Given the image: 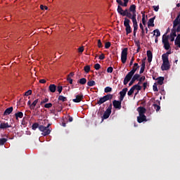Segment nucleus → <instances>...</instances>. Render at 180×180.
<instances>
[{
  "label": "nucleus",
  "mask_w": 180,
  "mask_h": 180,
  "mask_svg": "<svg viewBox=\"0 0 180 180\" xmlns=\"http://www.w3.org/2000/svg\"><path fill=\"white\" fill-rule=\"evenodd\" d=\"M138 67H132V70L131 72H128V75H126L125 78H124L123 84L124 85H127L129 82H130L131 77H133L134 73L139 70Z\"/></svg>",
  "instance_id": "f257e3e1"
},
{
  "label": "nucleus",
  "mask_w": 180,
  "mask_h": 180,
  "mask_svg": "<svg viewBox=\"0 0 180 180\" xmlns=\"http://www.w3.org/2000/svg\"><path fill=\"white\" fill-rule=\"evenodd\" d=\"M176 32H180V24L174 26V23H173V28L171 30L170 34V41H174V39L177 36Z\"/></svg>",
  "instance_id": "f03ea898"
},
{
  "label": "nucleus",
  "mask_w": 180,
  "mask_h": 180,
  "mask_svg": "<svg viewBox=\"0 0 180 180\" xmlns=\"http://www.w3.org/2000/svg\"><path fill=\"white\" fill-rule=\"evenodd\" d=\"M113 98V95L108 94L105 96H103V97H101L98 101H97V103L96 105H101L104 103L107 102L108 101H112Z\"/></svg>",
  "instance_id": "7ed1b4c3"
},
{
  "label": "nucleus",
  "mask_w": 180,
  "mask_h": 180,
  "mask_svg": "<svg viewBox=\"0 0 180 180\" xmlns=\"http://www.w3.org/2000/svg\"><path fill=\"white\" fill-rule=\"evenodd\" d=\"M136 5L131 4L129 6V12H131V13L127 15L126 17L128 18H136Z\"/></svg>",
  "instance_id": "20e7f679"
},
{
  "label": "nucleus",
  "mask_w": 180,
  "mask_h": 180,
  "mask_svg": "<svg viewBox=\"0 0 180 180\" xmlns=\"http://www.w3.org/2000/svg\"><path fill=\"white\" fill-rule=\"evenodd\" d=\"M130 20H129L127 18H125L124 20V26H125L126 29V34H130L131 33V27L130 26Z\"/></svg>",
  "instance_id": "39448f33"
},
{
  "label": "nucleus",
  "mask_w": 180,
  "mask_h": 180,
  "mask_svg": "<svg viewBox=\"0 0 180 180\" xmlns=\"http://www.w3.org/2000/svg\"><path fill=\"white\" fill-rule=\"evenodd\" d=\"M162 65L160 68L162 69V71H167L169 70L170 69V64H169V60L168 58H162Z\"/></svg>",
  "instance_id": "423d86ee"
},
{
  "label": "nucleus",
  "mask_w": 180,
  "mask_h": 180,
  "mask_svg": "<svg viewBox=\"0 0 180 180\" xmlns=\"http://www.w3.org/2000/svg\"><path fill=\"white\" fill-rule=\"evenodd\" d=\"M110 114H112V103H110L108 108L107 110L103 112V115L102 116V120H107L110 117Z\"/></svg>",
  "instance_id": "0eeeda50"
},
{
  "label": "nucleus",
  "mask_w": 180,
  "mask_h": 180,
  "mask_svg": "<svg viewBox=\"0 0 180 180\" xmlns=\"http://www.w3.org/2000/svg\"><path fill=\"white\" fill-rule=\"evenodd\" d=\"M128 48H124L121 52V61L122 63L125 64L127 60Z\"/></svg>",
  "instance_id": "6e6552de"
},
{
  "label": "nucleus",
  "mask_w": 180,
  "mask_h": 180,
  "mask_svg": "<svg viewBox=\"0 0 180 180\" xmlns=\"http://www.w3.org/2000/svg\"><path fill=\"white\" fill-rule=\"evenodd\" d=\"M39 131L43 132L42 135L44 136H46L47 135H49L51 133V129L49 128L45 127L44 126L40 125L39 126Z\"/></svg>",
  "instance_id": "1a4fd4ad"
},
{
  "label": "nucleus",
  "mask_w": 180,
  "mask_h": 180,
  "mask_svg": "<svg viewBox=\"0 0 180 180\" xmlns=\"http://www.w3.org/2000/svg\"><path fill=\"white\" fill-rule=\"evenodd\" d=\"M111 105H113L114 108L119 110H120L121 108L122 107V102L116 101V100H114L112 101V103H111Z\"/></svg>",
  "instance_id": "9d476101"
},
{
  "label": "nucleus",
  "mask_w": 180,
  "mask_h": 180,
  "mask_svg": "<svg viewBox=\"0 0 180 180\" xmlns=\"http://www.w3.org/2000/svg\"><path fill=\"white\" fill-rule=\"evenodd\" d=\"M84 99V95H82V94H79L78 95L76 96V98L73 99V102L74 103H81V101H82V100Z\"/></svg>",
  "instance_id": "9b49d317"
},
{
  "label": "nucleus",
  "mask_w": 180,
  "mask_h": 180,
  "mask_svg": "<svg viewBox=\"0 0 180 180\" xmlns=\"http://www.w3.org/2000/svg\"><path fill=\"white\" fill-rule=\"evenodd\" d=\"M143 122H147L146 115H139V116L137 117V122L143 123Z\"/></svg>",
  "instance_id": "f8f14e48"
},
{
  "label": "nucleus",
  "mask_w": 180,
  "mask_h": 180,
  "mask_svg": "<svg viewBox=\"0 0 180 180\" xmlns=\"http://www.w3.org/2000/svg\"><path fill=\"white\" fill-rule=\"evenodd\" d=\"M11 127V125H9L8 122H1L0 124V129H7Z\"/></svg>",
  "instance_id": "ddd939ff"
},
{
  "label": "nucleus",
  "mask_w": 180,
  "mask_h": 180,
  "mask_svg": "<svg viewBox=\"0 0 180 180\" xmlns=\"http://www.w3.org/2000/svg\"><path fill=\"white\" fill-rule=\"evenodd\" d=\"M13 111V107H9L8 108H6V110L4 112V116H8L11 114V112Z\"/></svg>",
  "instance_id": "4468645a"
},
{
  "label": "nucleus",
  "mask_w": 180,
  "mask_h": 180,
  "mask_svg": "<svg viewBox=\"0 0 180 180\" xmlns=\"http://www.w3.org/2000/svg\"><path fill=\"white\" fill-rule=\"evenodd\" d=\"M49 91H50L51 93H55L56 91H57V86L53 84H51L50 86H49Z\"/></svg>",
  "instance_id": "2eb2a0df"
},
{
  "label": "nucleus",
  "mask_w": 180,
  "mask_h": 180,
  "mask_svg": "<svg viewBox=\"0 0 180 180\" xmlns=\"http://www.w3.org/2000/svg\"><path fill=\"white\" fill-rule=\"evenodd\" d=\"M156 19V16H154L153 18H150L149 20L148 21V27H155L154 20Z\"/></svg>",
  "instance_id": "dca6fc26"
},
{
  "label": "nucleus",
  "mask_w": 180,
  "mask_h": 180,
  "mask_svg": "<svg viewBox=\"0 0 180 180\" xmlns=\"http://www.w3.org/2000/svg\"><path fill=\"white\" fill-rule=\"evenodd\" d=\"M174 26H177L178 25H180V12L178 13L177 17H176V19L173 21Z\"/></svg>",
  "instance_id": "f3484780"
},
{
  "label": "nucleus",
  "mask_w": 180,
  "mask_h": 180,
  "mask_svg": "<svg viewBox=\"0 0 180 180\" xmlns=\"http://www.w3.org/2000/svg\"><path fill=\"white\" fill-rule=\"evenodd\" d=\"M137 111H139V115H144V114H146V109L143 107H139V108H137Z\"/></svg>",
  "instance_id": "a211bd4d"
},
{
  "label": "nucleus",
  "mask_w": 180,
  "mask_h": 180,
  "mask_svg": "<svg viewBox=\"0 0 180 180\" xmlns=\"http://www.w3.org/2000/svg\"><path fill=\"white\" fill-rule=\"evenodd\" d=\"M147 57H148V63H151L153 59V53L150 50L147 51Z\"/></svg>",
  "instance_id": "6ab92c4d"
},
{
  "label": "nucleus",
  "mask_w": 180,
  "mask_h": 180,
  "mask_svg": "<svg viewBox=\"0 0 180 180\" xmlns=\"http://www.w3.org/2000/svg\"><path fill=\"white\" fill-rule=\"evenodd\" d=\"M131 12L130 11V8L126 9V10H123V11H122V13H120V15L123 17L127 16L128 15L131 14Z\"/></svg>",
  "instance_id": "aec40b11"
},
{
  "label": "nucleus",
  "mask_w": 180,
  "mask_h": 180,
  "mask_svg": "<svg viewBox=\"0 0 180 180\" xmlns=\"http://www.w3.org/2000/svg\"><path fill=\"white\" fill-rule=\"evenodd\" d=\"M165 78L164 77H158L157 78V83L158 85H162L164 84Z\"/></svg>",
  "instance_id": "412c9836"
},
{
  "label": "nucleus",
  "mask_w": 180,
  "mask_h": 180,
  "mask_svg": "<svg viewBox=\"0 0 180 180\" xmlns=\"http://www.w3.org/2000/svg\"><path fill=\"white\" fill-rule=\"evenodd\" d=\"M170 54H172V51L168 50V51L166 52V53H163L162 55V59H168V56H169Z\"/></svg>",
  "instance_id": "4be33fe9"
},
{
  "label": "nucleus",
  "mask_w": 180,
  "mask_h": 180,
  "mask_svg": "<svg viewBox=\"0 0 180 180\" xmlns=\"http://www.w3.org/2000/svg\"><path fill=\"white\" fill-rule=\"evenodd\" d=\"M127 91H128L127 87L124 88L123 90H122L120 93H119V95H120V96H125L126 94H127Z\"/></svg>",
  "instance_id": "5701e85b"
},
{
  "label": "nucleus",
  "mask_w": 180,
  "mask_h": 180,
  "mask_svg": "<svg viewBox=\"0 0 180 180\" xmlns=\"http://www.w3.org/2000/svg\"><path fill=\"white\" fill-rule=\"evenodd\" d=\"M132 21V24L134 28H139L138 22L136 21V18H129Z\"/></svg>",
  "instance_id": "b1692460"
},
{
  "label": "nucleus",
  "mask_w": 180,
  "mask_h": 180,
  "mask_svg": "<svg viewBox=\"0 0 180 180\" xmlns=\"http://www.w3.org/2000/svg\"><path fill=\"white\" fill-rule=\"evenodd\" d=\"M37 103H39V99H35L34 101H33V103H32V105H30V110H34L35 106H37Z\"/></svg>",
  "instance_id": "393cba45"
},
{
  "label": "nucleus",
  "mask_w": 180,
  "mask_h": 180,
  "mask_svg": "<svg viewBox=\"0 0 180 180\" xmlns=\"http://www.w3.org/2000/svg\"><path fill=\"white\" fill-rule=\"evenodd\" d=\"M153 33H154V36H155L157 38L161 36V32H160L159 29H155L154 31H153Z\"/></svg>",
  "instance_id": "a878e982"
},
{
  "label": "nucleus",
  "mask_w": 180,
  "mask_h": 180,
  "mask_svg": "<svg viewBox=\"0 0 180 180\" xmlns=\"http://www.w3.org/2000/svg\"><path fill=\"white\" fill-rule=\"evenodd\" d=\"M15 117H16V120H18V118H22L23 117V112H18V113H15Z\"/></svg>",
  "instance_id": "bb28decb"
},
{
  "label": "nucleus",
  "mask_w": 180,
  "mask_h": 180,
  "mask_svg": "<svg viewBox=\"0 0 180 180\" xmlns=\"http://www.w3.org/2000/svg\"><path fill=\"white\" fill-rule=\"evenodd\" d=\"M131 89H133L134 91L136 89L138 91H139L141 90V86H139V84H137L134 86H132Z\"/></svg>",
  "instance_id": "cd10ccee"
},
{
  "label": "nucleus",
  "mask_w": 180,
  "mask_h": 180,
  "mask_svg": "<svg viewBox=\"0 0 180 180\" xmlns=\"http://www.w3.org/2000/svg\"><path fill=\"white\" fill-rule=\"evenodd\" d=\"M168 41V36H166L165 34H163L162 36V44H169Z\"/></svg>",
  "instance_id": "c85d7f7f"
},
{
  "label": "nucleus",
  "mask_w": 180,
  "mask_h": 180,
  "mask_svg": "<svg viewBox=\"0 0 180 180\" xmlns=\"http://www.w3.org/2000/svg\"><path fill=\"white\" fill-rule=\"evenodd\" d=\"M77 83L82 84V85H84L86 84V79L85 78H81L79 79V81H77Z\"/></svg>",
  "instance_id": "c756f323"
},
{
  "label": "nucleus",
  "mask_w": 180,
  "mask_h": 180,
  "mask_svg": "<svg viewBox=\"0 0 180 180\" xmlns=\"http://www.w3.org/2000/svg\"><path fill=\"white\" fill-rule=\"evenodd\" d=\"M39 127H40L39 124L37 123V122H36V123H34V124H32V130H34V131H35L36 129H37V128H38V129H39Z\"/></svg>",
  "instance_id": "7c9ffc66"
},
{
  "label": "nucleus",
  "mask_w": 180,
  "mask_h": 180,
  "mask_svg": "<svg viewBox=\"0 0 180 180\" xmlns=\"http://www.w3.org/2000/svg\"><path fill=\"white\" fill-rule=\"evenodd\" d=\"M58 101L64 103V102L68 101V98L66 97H64L63 96H59Z\"/></svg>",
  "instance_id": "2f4dec72"
},
{
  "label": "nucleus",
  "mask_w": 180,
  "mask_h": 180,
  "mask_svg": "<svg viewBox=\"0 0 180 180\" xmlns=\"http://www.w3.org/2000/svg\"><path fill=\"white\" fill-rule=\"evenodd\" d=\"M8 141V139L6 138H1L0 139V146H4L5 143Z\"/></svg>",
  "instance_id": "473e14b6"
},
{
  "label": "nucleus",
  "mask_w": 180,
  "mask_h": 180,
  "mask_svg": "<svg viewBox=\"0 0 180 180\" xmlns=\"http://www.w3.org/2000/svg\"><path fill=\"white\" fill-rule=\"evenodd\" d=\"M163 44V47L166 51H168L170 49V44L169 43H162Z\"/></svg>",
  "instance_id": "72a5a7b5"
},
{
  "label": "nucleus",
  "mask_w": 180,
  "mask_h": 180,
  "mask_svg": "<svg viewBox=\"0 0 180 180\" xmlns=\"http://www.w3.org/2000/svg\"><path fill=\"white\" fill-rule=\"evenodd\" d=\"M95 84H96V83H95V82L94 80L88 81L87 82V86H89V87L94 86Z\"/></svg>",
  "instance_id": "f704fd0d"
},
{
  "label": "nucleus",
  "mask_w": 180,
  "mask_h": 180,
  "mask_svg": "<svg viewBox=\"0 0 180 180\" xmlns=\"http://www.w3.org/2000/svg\"><path fill=\"white\" fill-rule=\"evenodd\" d=\"M140 77H141L140 75L136 74V75H134V77H131V79L136 81L139 79H140Z\"/></svg>",
  "instance_id": "c9c22d12"
},
{
  "label": "nucleus",
  "mask_w": 180,
  "mask_h": 180,
  "mask_svg": "<svg viewBox=\"0 0 180 180\" xmlns=\"http://www.w3.org/2000/svg\"><path fill=\"white\" fill-rule=\"evenodd\" d=\"M153 106H154V109L156 112H159L160 110H161V107L159 105L157 104H153Z\"/></svg>",
  "instance_id": "e433bc0d"
},
{
  "label": "nucleus",
  "mask_w": 180,
  "mask_h": 180,
  "mask_svg": "<svg viewBox=\"0 0 180 180\" xmlns=\"http://www.w3.org/2000/svg\"><path fill=\"white\" fill-rule=\"evenodd\" d=\"M112 87L107 86V87L105 88V94L110 93V92H112Z\"/></svg>",
  "instance_id": "4c0bfd02"
},
{
  "label": "nucleus",
  "mask_w": 180,
  "mask_h": 180,
  "mask_svg": "<svg viewBox=\"0 0 180 180\" xmlns=\"http://www.w3.org/2000/svg\"><path fill=\"white\" fill-rule=\"evenodd\" d=\"M84 72L89 73L91 71V67L89 65H86L84 68Z\"/></svg>",
  "instance_id": "58836bf2"
},
{
  "label": "nucleus",
  "mask_w": 180,
  "mask_h": 180,
  "mask_svg": "<svg viewBox=\"0 0 180 180\" xmlns=\"http://www.w3.org/2000/svg\"><path fill=\"white\" fill-rule=\"evenodd\" d=\"M123 11H124V10L121 7V6H118L117 7V12H118L119 14H121Z\"/></svg>",
  "instance_id": "ea45409f"
},
{
  "label": "nucleus",
  "mask_w": 180,
  "mask_h": 180,
  "mask_svg": "<svg viewBox=\"0 0 180 180\" xmlns=\"http://www.w3.org/2000/svg\"><path fill=\"white\" fill-rule=\"evenodd\" d=\"M123 1H124V3H122V4L120 5V6L127 7L128 3H129V0H123Z\"/></svg>",
  "instance_id": "a19ab883"
},
{
  "label": "nucleus",
  "mask_w": 180,
  "mask_h": 180,
  "mask_svg": "<svg viewBox=\"0 0 180 180\" xmlns=\"http://www.w3.org/2000/svg\"><path fill=\"white\" fill-rule=\"evenodd\" d=\"M52 106H53V104L51 103H46L44 105V108H52Z\"/></svg>",
  "instance_id": "79ce46f5"
},
{
  "label": "nucleus",
  "mask_w": 180,
  "mask_h": 180,
  "mask_svg": "<svg viewBox=\"0 0 180 180\" xmlns=\"http://www.w3.org/2000/svg\"><path fill=\"white\" fill-rule=\"evenodd\" d=\"M142 24L143 25H146V14H143L142 15Z\"/></svg>",
  "instance_id": "37998d69"
},
{
  "label": "nucleus",
  "mask_w": 180,
  "mask_h": 180,
  "mask_svg": "<svg viewBox=\"0 0 180 180\" xmlns=\"http://www.w3.org/2000/svg\"><path fill=\"white\" fill-rule=\"evenodd\" d=\"M137 80H139V84H141V82L146 80V76H143L140 77L139 79H137Z\"/></svg>",
  "instance_id": "c03bdc74"
},
{
  "label": "nucleus",
  "mask_w": 180,
  "mask_h": 180,
  "mask_svg": "<svg viewBox=\"0 0 180 180\" xmlns=\"http://www.w3.org/2000/svg\"><path fill=\"white\" fill-rule=\"evenodd\" d=\"M94 68L96 70H99V69L101 68V65L99 63H96L94 65Z\"/></svg>",
  "instance_id": "a18cd8bd"
},
{
  "label": "nucleus",
  "mask_w": 180,
  "mask_h": 180,
  "mask_svg": "<svg viewBox=\"0 0 180 180\" xmlns=\"http://www.w3.org/2000/svg\"><path fill=\"white\" fill-rule=\"evenodd\" d=\"M175 46H177L178 48H180V39H175Z\"/></svg>",
  "instance_id": "49530a36"
},
{
  "label": "nucleus",
  "mask_w": 180,
  "mask_h": 180,
  "mask_svg": "<svg viewBox=\"0 0 180 180\" xmlns=\"http://www.w3.org/2000/svg\"><path fill=\"white\" fill-rule=\"evenodd\" d=\"M153 91H154L155 92L158 91L156 83H155L154 85H153Z\"/></svg>",
  "instance_id": "de8ad7c7"
},
{
  "label": "nucleus",
  "mask_w": 180,
  "mask_h": 180,
  "mask_svg": "<svg viewBox=\"0 0 180 180\" xmlns=\"http://www.w3.org/2000/svg\"><path fill=\"white\" fill-rule=\"evenodd\" d=\"M134 44H136V46L137 47L139 48V46H141V42H139V40H136V39H134Z\"/></svg>",
  "instance_id": "09e8293b"
},
{
  "label": "nucleus",
  "mask_w": 180,
  "mask_h": 180,
  "mask_svg": "<svg viewBox=\"0 0 180 180\" xmlns=\"http://www.w3.org/2000/svg\"><path fill=\"white\" fill-rule=\"evenodd\" d=\"M110 45H111L110 42H105V49H109V48L110 47Z\"/></svg>",
  "instance_id": "8fccbe9b"
},
{
  "label": "nucleus",
  "mask_w": 180,
  "mask_h": 180,
  "mask_svg": "<svg viewBox=\"0 0 180 180\" xmlns=\"http://www.w3.org/2000/svg\"><path fill=\"white\" fill-rule=\"evenodd\" d=\"M56 89H58L59 94H61V92L63 91V86H58V87H56Z\"/></svg>",
  "instance_id": "3c124183"
},
{
  "label": "nucleus",
  "mask_w": 180,
  "mask_h": 180,
  "mask_svg": "<svg viewBox=\"0 0 180 180\" xmlns=\"http://www.w3.org/2000/svg\"><path fill=\"white\" fill-rule=\"evenodd\" d=\"M32 90H29V91H25V96H29L30 95H32Z\"/></svg>",
  "instance_id": "603ef678"
},
{
  "label": "nucleus",
  "mask_w": 180,
  "mask_h": 180,
  "mask_svg": "<svg viewBox=\"0 0 180 180\" xmlns=\"http://www.w3.org/2000/svg\"><path fill=\"white\" fill-rule=\"evenodd\" d=\"M134 91V90L131 88V89H129V91H128V96H131V95H133Z\"/></svg>",
  "instance_id": "864d4df0"
},
{
  "label": "nucleus",
  "mask_w": 180,
  "mask_h": 180,
  "mask_svg": "<svg viewBox=\"0 0 180 180\" xmlns=\"http://www.w3.org/2000/svg\"><path fill=\"white\" fill-rule=\"evenodd\" d=\"M113 72V68L112 67H108L107 69V72L108 73H112Z\"/></svg>",
  "instance_id": "5fc2aeb1"
},
{
  "label": "nucleus",
  "mask_w": 180,
  "mask_h": 180,
  "mask_svg": "<svg viewBox=\"0 0 180 180\" xmlns=\"http://www.w3.org/2000/svg\"><path fill=\"white\" fill-rule=\"evenodd\" d=\"M146 58L142 60L141 68H146Z\"/></svg>",
  "instance_id": "6e6d98bb"
},
{
  "label": "nucleus",
  "mask_w": 180,
  "mask_h": 180,
  "mask_svg": "<svg viewBox=\"0 0 180 180\" xmlns=\"http://www.w3.org/2000/svg\"><path fill=\"white\" fill-rule=\"evenodd\" d=\"M98 48H102L103 47V44L101 42V40H100V39L98 40Z\"/></svg>",
  "instance_id": "4d7b16f0"
},
{
  "label": "nucleus",
  "mask_w": 180,
  "mask_h": 180,
  "mask_svg": "<svg viewBox=\"0 0 180 180\" xmlns=\"http://www.w3.org/2000/svg\"><path fill=\"white\" fill-rule=\"evenodd\" d=\"M40 9L41 10H46V11H47L48 10V7L46 6H43V5H40Z\"/></svg>",
  "instance_id": "13d9d810"
},
{
  "label": "nucleus",
  "mask_w": 180,
  "mask_h": 180,
  "mask_svg": "<svg viewBox=\"0 0 180 180\" xmlns=\"http://www.w3.org/2000/svg\"><path fill=\"white\" fill-rule=\"evenodd\" d=\"M98 59L101 60H104L105 59L104 53L101 54L100 56H98Z\"/></svg>",
  "instance_id": "bf43d9fd"
},
{
  "label": "nucleus",
  "mask_w": 180,
  "mask_h": 180,
  "mask_svg": "<svg viewBox=\"0 0 180 180\" xmlns=\"http://www.w3.org/2000/svg\"><path fill=\"white\" fill-rule=\"evenodd\" d=\"M153 8H154L155 12L159 11V6H153Z\"/></svg>",
  "instance_id": "052dcab7"
},
{
  "label": "nucleus",
  "mask_w": 180,
  "mask_h": 180,
  "mask_svg": "<svg viewBox=\"0 0 180 180\" xmlns=\"http://www.w3.org/2000/svg\"><path fill=\"white\" fill-rule=\"evenodd\" d=\"M139 28H134V38H136V32L138 31Z\"/></svg>",
  "instance_id": "680f3d73"
},
{
  "label": "nucleus",
  "mask_w": 180,
  "mask_h": 180,
  "mask_svg": "<svg viewBox=\"0 0 180 180\" xmlns=\"http://www.w3.org/2000/svg\"><path fill=\"white\" fill-rule=\"evenodd\" d=\"M67 82H68L70 84H73V79L72 78H67Z\"/></svg>",
  "instance_id": "e2e57ef3"
},
{
  "label": "nucleus",
  "mask_w": 180,
  "mask_h": 180,
  "mask_svg": "<svg viewBox=\"0 0 180 180\" xmlns=\"http://www.w3.org/2000/svg\"><path fill=\"white\" fill-rule=\"evenodd\" d=\"M75 75L74 72H70V74L67 76V78H72Z\"/></svg>",
  "instance_id": "0e129e2a"
},
{
  "label": "nucleus",
  "mask_w": 180,
  "mask_h": 180,
  "mask_svg": "<svg viewBox=\"0 0 180 180\" xmlns=\"http://www.w3.org/2000/svg\"><path fill=\"white\" fill-rule=\"evenodd\" d=\"M134 61V57L133 56L131 59V61L129 62V67H131V65H133Z\"/></svg>",
  "instance_id": "69168bd1"
},
{
  "label": "nucleus",
  "mask_w": 180,
  "mask_h": 180,
  "mask_svg": "<svg viewBox=\"0 0 180 180\" xmlns=\"http://www.w3.org/2000/svg\"><path fill=\"white\" fill-rule=\"evenodd\" d=\"M77 51H79V53H82L84 52V47L82 46V47H79Z\"/></svg>",
  "instance_id": "338daca9"
},
{
  "label": "nucleus",
  "mask_w": 180,
  "mask_h": 180,
  "mask_svg": "<svg viewBox=\"0 0 180 180\" xmlns=\"http://www.w3.org/2000/svg\"><path fill=\"white\" fill-rule=\"evenodd\" d=\"M39 83L40 84H46V80L44 79H40Z\"/></svg>",
  "instance_id": "774afa93"
}]
</instances>
